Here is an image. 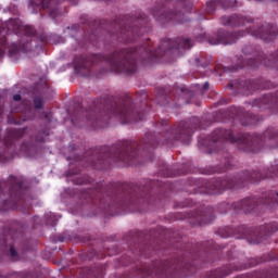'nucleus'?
I'll return each instance as SVG.
<instances>
[{
    "label": "nucleus",
    "instance_id": "1",
    "mask_svg": "<svg viewBox=\"0 0 278 278\" xmlns=\"http://www.w3.org/2000/svg\"><path fill=\"white\" fill-rule=\"evenodd\" d=\"M115 31L109 33L112 40L117 42H137L135 48L117 49L105 54H87L74 58V71L80 77H90L92 68L98 64H105L108 68L104 73H121L131 75L138 71V60L142 64L149 62H160L162 58H172L184 55V51L192 49L194 42L190 38L178 37L174 40L162 39L157 49L153 50V43L150 38L140 37L151 30L149 16L144 13L135 15H119L114 22H111Z\"/></svg>",
    "mask_w": 278,
    "mask_h": 278
},
{
    "label": "nucleus",
    "instance_id": "2",
    "mask_svg": "<svg viewBox=\"0 0 278 278\" xmlns=\"http://www.w3.org/2000/svg\"><path fill=\"white\" fill-rule=\"evenodd\" d=\"M157 181L150 180L146 187L138 185H118L116 182L105 187L103 182H98L94 189H87L81 193L84 203L97 205L103 212L108 210H118L149 203L151 190L155 188Z\"/></svg>",
    "mask_w": 278,
    "mask_h": 278
},
{
    "label": "nucleus",
    "instance_id": "3",
    "mask_svg": "<svg viewBox=\"0 0 278 278\" xmlns=\"http://www.w3.org/2000/svg\"><path fill=\"white\" fill-rule=\"evenodd\" d=\"M110 118H118L122 125L144 121V113H140L131 97L118 98L117 100H98L89 109L80 108L72 117L76 127H103L101 121L108 123Z\"/></svg>",
    "mask_w": 278,
    "mask_h": 278
},
{
    "label": "nucleus",
    "instance_id": "4",
    "mask_svg": "<svg viewBox=\"0 0 278 278\" xmlns=\"http://www.w3.org/2000/svg\"><path fill=\"white\" fill-rule=\"evenodd\" d=\"M237 144L240 151L245 153H260L261 149H278V129L267 128L262 135L239 134L233 130L217 128L206 139H200L199 144L205 147L207 153H220L225 147Z\"/></svg>",
    "mask_w": 278,
    "mask_h": 278
},
{
    "label": "nucleus",
    "instance_id": "5",
    "mask_svg": "<svg viewBox=\"0 0 278 278\" xmlns=\"http://www.w3.org/2000/svg\"><path fill=\"white\" fill-rule=\"evenodd\" d=\"M222 25L227 27H247L245 30H238L235 33H229L224 29H219L215 36H210L201 34L195 37L197 42H208V45H233L238 42L239 38H244V36H253V38H258L265 42H273L278 36L277 26L270 24H262L257 27L253 25V17L244 16L240 14H232L230 16H222L219 20Z\"/></svg>",
    "mask_w": 278,
    "mask_h": 278
},
{
    "label": "nucleus",
    "instance_id": "6",
    "mask_svg": "<svg viewBox=\"0 0 278 278\" xmlns=\"http://www.w3.org/2000/svg\"><path fill=\"white\" fill-rule=\"evenodd\" d=\"M140 144L134 140H119L112 147H101L90 149L85 156L76 157L75 164L78 166H91L96 170H103L111 164H124L125 166H136L138 162V151Z\"/></svg>",
    "mask_w": 278,
    "mask_h": 278
},
{
    "label": "nucleus",
    "instance_id": "7",
    "mask_svg": "<svg viewBox=\"0 0 278 278\" xmlns=\"http://www.w3.org/2000/svg\"><path fill=\"white\" fill-rule=\"evenodd\" d=\"M225 251V248L217 245L213 241H207L199 247L197 250H191L187 252L181 258H174L170 261H156L152 263V266L149 264H143L138 267V271L143 277L150 278H177V276L182 275L184 277H189V275H194L197 273V266L194 263H190V258L193 262H197L198 257H201V251L207 253V258L211 255H218V252L214 251ZM190 256V258H188Z\"/></svg>",
    "mask_w": 278,
    "mask_h": 278
},
{
    "label": "nucleus",
    "instance_id": "8",
    "mask_svg": "<svg viewBox=\"0 0 278 278\" xmlns=\"http://www.w3.org/2000/svg\"><path fill=\"white\" fill-rule=\"evenodd\" d=\"M207 127H210V124H203V119L199 117H191L170 128H168V121L161 119L156 123V129H161L159 136L154 132L146 134L141 148L155 149V147H173L175 142L190 144L194 130L207 129Z\"/></svg>",
    "mask_w": 278,
    "mask_h": 278
},
{
    "label": "nucleus",
    "instance_id": "9",
    "mask_svg": "<svg viewBox=\"0 0 278 278\" xmlns=\"http://www.w3.org/2000/svg\"><path fill=\"white\" fill-rule=\"evenodd\" d=\"M278 177V163L260 170H241L235 175H227L224 178L212 180H199V186L194 189V194H223L225 190L247 188L248 184H260L264 179H275Z\"/></svg>",
    "mask_w": 278,
    "mask_h": 278
},
{
    "label": "nucleus",
    "instance_id": "10",
    "mask_svg": "<svg viewBox=\"0 0 278 278\" xmlns=\"http://www.w3.org/2000/svg\"><path fill=\"white\" fill-rule=\"evenodd\" d=\"M165 3L159 4L152 9V16L159 23H174L184 25L190 21L186 15L192 10L190 0H164Z\"/></svg>",
    "mask_w": 278,
    "mask_h": 278
},
{
    "label": "nucleus",
    "instance_id": "11",
    "mask_svg": "<svg viewBox=\"0 0 278 278\" xmlns=\"http://www.w3.org/2000/svg\"><path fill=\"white\" fill-rule=\"evenodd\" d=\"M25 194H27V182L23 176L11 175L8 181L0 180V212L17 210Z\"/></svg>",
    "mask_w": 278,
    "mask_h": 278
},
{
    "label": "nucleus",
    "instance_id": "12",
    "mask_svg": "<svg viewBox=\"0 0 278 278\" xmlns=\"http://www.w3.org/2000/svg\"><path fill=\"white\" fill-rule=\"evenodd\" d=\"M275 231H278L277 223L265 224L256 230H252L244 225L237 228L227 226L219 228L216 233L220 238H231L232 236L237 240H248L249 244H261V242H264V240L268 239V236H273Z\"/></svg>",
    "mask_w": 278,
    "mask_h": 278
},
{
    "label": "nucleus",
    "instance_id": "13",
    "mask_svg": "<svg viewBox=\"0 0 278 278\" xmlns=\"http://www.w3.org/2000/svg\"><path fill=\"white\" fill-rule=\"evenodd\" d=\"M258 205H265V207H268L269 210H271V207H275V205H278V191H265L260 198L248 197L232 204L228 202H222L217 205V211L219 214H227L229 210H233L235 212H243V214H249L253 212L255 207H258Z\"/></svg>",
    "mask_w": 278,
    "mask_h": 278
},
{
    "label": "nucleus",
    "instance_id": "14",
    "mask_svg": "<svg viewBox=\"0 0 278 278\" xmlns=\"http://www.w3.org/2000/svg\"><path fill=\"white\" fill-rule=\"evenodd\" d=\"M261 64L267 66V68H276V71H278V51L266 60L264 52H260V49L247 45L242 49V55L237 58L236 64L229 67V71L231 73L240 71V68H251L255 71V68H260Z\"/></svg>",
    "mask_w": 278,
    "mask_h": 278
},
{
    "label": "nucleus",
    "instance_id": "15",
    "mask_svg": "<svg viewBox=\"0 0 278 278\" xmlns=\"http://www.w3.org/2000/svg\"><path fill=\"white\" fill-rule=\"evenodd\" d=\"M7 29L13 31L14 35H8L0 37V59L5 55V51H9V56L14 58L29 49V43L23 41L11 42L15 36H26V38H31L36 36V29L33 26H23V24H7Z\"/></svg>",
    "mask_w": 278,
    "mask_h": 278
},
{
    "label": "nucleus",
    "instance_id": "16",
    "mask_svg": "<svg viewBox=\"0 0 278 278\" xmlns=\"http://www.w3.org/2000/svg\"><path fill=\"white\" fill-rule=\"evenodd\" d=\"M27 134V128L8 130L3 141H0V163L5 164L10 160H14L16 155V140H21Z\"/></svg>",
    "mask_w": 278,
    "mask_h": 278
},
{
    "label": "nucleus",
    "instance_id": "17",
    "mask_svg": "<svg viewBox=\"0 0 278 278\" xmlns=\"http://www.w3.org/2000/svg\"><path fill=\"white\" fill-rule=\"evenodd\" d=\"M229 86L235 89L237 94L249 97V94H253L255 90H268L275 88V83L266 80L265 78H258L253 80H232L229 83Z\"/></svg>",
    "mask_w": 278,
    "mask_h": 278
},
{
    "label": "nucleus",
    "instance_id": "18",
    "mask_svg": "<svg viewBox=\"0 0 278 278\" xmlns=\"http://www.w3.org/2000/svg\"><path fill=\"white\" fill-rule=\"evenodd\" d=\"M225 118H230L231 121H239L243 127H249V125H257L260 118L257 115H253L249 112H244L242 108L231 106L224 112Z\"/></svg>",
    "mask_w": 278,
    "mask_h": 278
},
{
    "label": "nucleus",
    "instance_id": "19",
    "mask_svg": "<svg viewBox=\"0 0 278 278\" xmlns=\"http://www.w3.org/2000/svg\"><path fill=\"white\" fill-rule=\"evenodd\" d=\"M49 130H42L35 137H30L29 143L24 142L20 148V153L25 155L26 157H34L38 152V147L45 142V138L49 136Z\"/></svg>",
    "mask_w": 278,
    "mask_h": 278
},
{
    "label": "nucleus",
    "instance_id": "20",
    "mask_svg": "<svg viewBox=\"0 0 278 278\" xmlns=\"http://www.w3.org/2000/svg\"><path fill=\"white\" fill-rule=\"evenodd\" d=\"M252 108L260 110H270L278 114V91L276 93H266L252 102Z\"/></svg>",
    "mask_w": 278,
    "mask_h": 278
},
{
    "label": "nucleus",
    "instance_id": "21",
    "mask_svg": "<svg viewBox=\"0 0 278 278\" xmlns=\"http://www.w3.org/2000/svg\"><path fill=\"white\" fill-rule=\"evenodd\" d=\"M70 29V36L72 38H76V42H78V47H85L86 42H91V45L97 46V41L99 40V36H97V31H92L88 37L85 36L83 40H79V36L84 35V28L81 26L75 24L72 27H67Z\"/></svg>",
    "mask_w": 278,
    "mask_h": 278
},
{
    "label": "nucleus",
    "instance_id": "22",
    "mask_svg": "<svg viewBox=\"0 0 278 278\" xmlns=\"http://www.w3.org/2000/svg\"><path fill=\"white\" fill-rule=\"evenodd\" d=\"M214 220V208L207 207L204 212L203 211H194L189 215V223L191 225H210Z\"/></svg>",
    "mask_w": 278,
    "mask_h": 278
},
{
    "label": "nucleus",
    "instance_id": "23",
    "mask_svg": "<svg viewBox=\"0 0 278 278\" xmlns=\"http://www.w3.org/2000/svg\"><path fill=\"white\" fill-rule=\"evenodd\" d=\"M22 112V117L21 115L14 116V115H9L8 116V123L10 125H22L25 123V121H29L30 118H34V108H31V103L26 100L23 102L22 108H20Z\"/></svg>",
    "mask_w": 278,
    "mask_h": 278
},
{
    "label": "nucleus",
    "instance_id": "24",
    "mask_svg": "<svg viewBox=\"0 0 278 278\" xmlns=\"http://www.w3.org/2000/svg\"><path fill=\"white\" fill-rule=\"evenodd\" d=\"M105 265H94L93 267H83L77 269L75 278H103L105 277Z\"/></svg>",
    "mask_w": 278,
    "mask_h": 278
},
{
    "label": "nucleus",
    "instance_id": "25",
    "mask_svg": "<svg viewBox=\"0 0 278 278\" xmlns=\"http://www.w3.org/2000/svg\"><path fill=\"white\" fill-rule=\"evenodd\" d=\"M232 264H236V263H230L229 266H224L222 268L212 270L207 273L203 278H225V277H228V275H231L233 270L247 269V265H235L233 267H231Z\"/></svg>",
    "mask_w": 278,
    "mask_h": 278
},
{
    "label": "nucleus",
    "instance_id": "26",
    "mask_svg": "<svg viewBox=\"0 0 278 278\" xmlns=\"http://www.w3.org/2000/svg\"><path fill=\"white\" fill-rule=\"evenodd\" d=\"M31 5H37L42 8V10H48L49 16L55 18L60 12L58 11V4L62 3V0H31Z\"/></svg>",
    "mask_w": 278,
    "mask_h": 278
},
{
    "label": "nucleus",
    "instance_id": "27",
    "mask_svg": "<svg viewBox=\"0 0 278 278\" xmlns=\"http://www.w3.org/2000/svg\"><path fill=\"white\" fill-rule=\"evenodd\" d=\"M236 7V2L229 0H212L206 3V12L214 14L218 9H227Z\"/></svg>",
    "mask_w": 278,
    "mask_h": 278
},
{
    "label": "nucleus",
    "instance_id": "28",
    "mask_svg": "<svg viewBox=\"0 0 278 278\" xmlns=\"http://www.w3.org/2000/svg\"><path fill=\"white\" fill-rule=\"evenodd\" d=\"M233 168V157L225 159L223 167H212L205 172V175H214V173H227Z\"/></svg>",
    "mask_w": 278,
    "mask_h": 278
},
{
    "label": "nucleus",
    "instance_id": "29",
    "mask_svg": "<svg viewBox=\"0 0 278 278\" xmlns=\"http://www.w3.org/2000/svg\"><path fill=\"white\" fill-rule=\"evenodd\" d=\"M240 278H278V269H270L268 271H254L252 274H247Z\"/></svg>",
    "mask_w": 278,
    "mask_h": 278
},
{
    "label": "nucleus",
    "instance_id": "30",
    "mask_svg": "<svg viewBox=\"0 0 278 278\" xmlns=\"http://www.w3.org/2000/svg\"><path fill=\"white\" fill-rule=\"evenodd\" d=\"M43 89H39V93L33 97V105L35 110L45 108V98L42 97Z\"/></svg>",
    "mask_w": 278,
    "mask_h": 278
},
{
    "label": "nucleus",
    "instance_id": "31",
    "mask_svg": "<svg viewBox=\"0 0 278 278\" xmlns=\"http://www.w3.org/2000/svg\"><path fill=\"white\" fill-rule=\"evenodd\" d=\"M181 94L185 97V99H188L186 101L187 105H190V103H195V105H199V102H195L194 99H197V94L193 91H189L188 89H181Z\"/></svg>",
    "mask_w": 278,
    "mask_h": 278
},
{
    "label": "nucleus",
    "instance_id": "32",
    "mask_svg": "<svg viewBox=\"0 0 278 278\" xmlns=\"http://www.w3.org/2000/svg\"><path fill=\"white\" fill-rule=\"evenodd\" d=\"M46 216V225H49L50 227H55L58 225V220L60 219L55 213H48Z\"/></svg>",
    "mask_w": 278,
    "mask_h": 278
},
{
    "label": "nucleus",
    "instance_id": "33",
    "mask_svg": "<svg viewBox=\"0 0 278 278\" xmlns=\"http://www.w3.org/2000/svg\"><path fill=\"white\" fill-rule=\"evenodd\" d=\"M72 181L76 185V186H84L86 184H92V178L85 175L83 177H76L73 178Z\"/></svg>",
    "mask_w": 278,
    "mask_h": 278
},
{
    "label": "nucleus",
    "instance_id": "34",
    "mask_svg": "<svg viewBox=\"0 0 278 278\" xmlns=\"http://www.w3.org/2000/svg\"><path fill=\"white\" fill-rule=\"evenodd\" d=\"M137 101H139L140 103L147 105V99H149V93H147V91H139L137 93Z\"/></svg>",
    "mask_w": 278,
    "mask_h": 278
},
{
    "label": "nucleus",
    "instance_id": "35",
    "mask_svg": "<svg viewBox=\"0 0 278 278\" xmlns=\"http://www.w3.org/2000/svg\"><path fill=\"white\" fill-rule=\"evenodd\" d=\"M70 170L66 173V177H75V175H79L80 169H73V163L71 164Z\"/></svg>",
    "mask_w": 278,
    "mask_h": 278
},
{
    "label": "nucleus",
    "instance_id": "36",
    "mask_svg": "<svg viewBox=\"0 0 278 278\" xmlns=\"http://www.w3.org/2000/svg\"><path fill=\"white\" fill-rule=\"evenodd\" d=\"M10 257H12V260H18V252L14 249V245H10Z\"/></svg>",
    "mask_w": 278,
    "mask_h": 278
},
{
    "label": "nucleus",
    "instance_id": "37",
    "mask_svg": "<svg viewBox=\"0 0 278 278\" xmlns=\"http://www.w3.org/2000/svg\"><path fill=\"white\" fill-rule=\"evenodd\" d=\"M163 168H165V170L162 172L163 177H173V173L168 167L163 166Z\"/></svg>",
    "mask_w": 278,
    "mask_h": 278
},
{
    "label": "nucleus",
    "instance_id": "38",
    "mask_svg": "<svg viewBox=\"0 0 278 278\" xmlns=\"http://www.w3.org/2000/svg\"><path fill=\"white\" fill-rule=\"evenodd\" d=\"M122 264L124 266H129V264H131V257H129V256L122 257Z\"/></svg>",
    "mask_w": 278,
    "mask_h": 278
},
{
    "label": "nucleus",
    "instance_id": "39",
    "mask_svg": "<svg viewBox=\"0 0 278 278\" xmlns=\"http://www.w3.org/2000/svg\"><path fill=\"white\" fill-rule=\"evenodd\" d=\"M195 62H197L198 66H202V68L210 66V62L201 63L200 59H195Z\"/></svg>",
    "mask_w": 278,
    "mask_h": 278
},
{
    "label": "nucleus",
    "instance_id": "40",
    "mask_svg": "<svg viewBox=\"0 0 278 278\" xmlns=\"http://www.w3.org/2000/svg\"><path fill=\"white\" fill-rule=\"evenodd\" d=\"M139 257H149V254L144 250H139Z\"/></svg>",
    "mask_w": 278,
    "mask_h": 278
},
{
    "label": "nucleus",
    "instance_id": "41",
    "mask_svg": "<svg viewBox=\"0 0 278 278\" xmlns=\"http://www.w3.org/2000/svg\"><path fill=\"white\" fill-rule=\"evenodd\" d=\"M43 116H45L46 121H48V123H51V117L49 116V113L43 112Z\"/></svg>",
    "mask_w": 278,
    "mask_h": 278
},
{
    "label": "nucleus",
    "instance_id": "42",
    "mask_svg": "<svg viewBox=\"0 0 278 278\" xmlns=\"http://www.w3.org/2000/svg\"><path fill=\"white\" fill-rule=\"evenodd\" d=\"M1 247H8V239L0 240Z\"/></svg>",
    "mask_w": 278,
    "mask_h": 278
},
{
    "label": "nucleus",
    "instance_id": "43",
    "mask_svg": "<svg viewBox=\"0 0 278 278\" xmlns=\"http://www.w3.org/2000/svg\"><path fill=\"white\" fill-rule=\"evenodd\" d=\"M13 100L21 101V94H18V93L14 94Z\"/></svg>",
    "mask_w": 278,
    "mask_h": 278
},
{
    "label": "nucleus",
    "instance_id": "44",
    "mask_svg": "<svg viewBox=\"0 0 278 278\" xmlns=\"http://www.w3.org/2000/svg\"><path fill=\"white\" fill-rule=\"evenodd\" d=\"M203 90H210V83H204Z\"/></svg>",
    "mask_w": 278,
    "mask_h": 278
},
{
    "label": "nucleus",
    "instance_id": "45",
    "mask_svg": "<svg viewBox=\"0 0 278 278\" xmlns=\"http://www.w3.org/2000/svg\"><path fill=\"white\" fill-rule=\"evenodd\" d=\"M34 223H37V224H39V223H40V217H38V216H35V217H34Z\"/></svg>",
    "mask_w": 278,
    "mask_h": 278
},
{
    "label": "nucleus",
    "instance_id": "46",
    "mask_svg": "<svg viewBox=\"0 0 278 278\" xmlns=\"http://www.w3.org/2000/svg\"><path fill=\"white\" fill-rule=\"evenodd\" d=\"M1 116H3V106L2 105H0V118H1Z\"/></svg>",
    "mask_w": 278,
    "mask_h": 278
},
{
    "label": "nucleus",
    "instance_id": "47",
    "mask_svg": "<svg viewBox=\"0 0 278 278\" xmlns=\"http://www.w3.org/2000/svg\"><path fill=\"white\" fill-rule=\"evenodd\" d=\"M59 242H64V237L59 236Z\"/></svg>",
    "mask_w": 278,
    "mask_h": 278
},
{
    "label": "nucleus",
    "instance_id": "48",
    "mask_svg": "<svg viewBox=\"0 0 278 278\" xmlns=\"http://www.w3.org/2000/svg\"><path fill=\"white\" fill-rule=\"evenodd\" d=\"M233 252H228V254H227V257H228V260H231V254H232Z\"/></svg>",
    "mask_w": 278,
    "mask_h": 278
},
{
    "label": "nucleus",
    "instance_id": "49",
    "mask_svg": "<svg viewBox=\"0 0 278 278\" xmlns=\"http://www.w3.org/2000/svg\"><path fill=\"white\" fill-rule=\"evenodd\" d=\"M219 105H223V103H225V99H222V100H219Z\"/></svg>",
    "mask_w": 278,
    "mask_h": 278
},
{
    "label": "nucleus",
    "instance_id": "50",
    "mask_svg": "<svg viewBox=\"0 0 278 278\" xmlns=\"http://www.w3.org/2000/svg\"><path fill=\"white\" fill-rule=\"evenodd\" d=\"M269 260H278V256H276V257H270Z\"/></svg>",
    "mask_w": 278,
    "mask_h": 278
},
{
    "label": "nucleus",
    "instance_id": "51",
    "mask_svg": "<svg viewBox=\"0 0 278 278\" xmlns=\"http://www.w3.org/2000/svg\"><path fill=\"white\" fill-rule=\"evenodd\" d=\"M203 264H204V265L207 264V261H203Z\"/></svg>",
    "mask_w": 278,
    "mask_h": 278
},
{
    "label": "nucleus",
    "instance_id": "52",
    "mask_svg": "<svg viewBox=\"0 0 278 278\" xmlns=\"http://www.w3.org/2000/svg\"><path fill=\"white\" fill-rule=\"evenodd\" d=\"M256 1H262V0H256ZM274 1H278V0H274Z\"/></svg>",
    "mask_w": 278,
    "mask_h": 278
}]
</instances>
